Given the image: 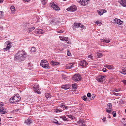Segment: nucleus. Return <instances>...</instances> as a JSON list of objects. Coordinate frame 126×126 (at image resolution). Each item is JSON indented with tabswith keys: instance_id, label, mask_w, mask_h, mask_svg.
<instances>
[{
	"instance_id": "f257e3e1",
	"label": "nucleus",
	"mask_w": 126,
	"mask_h": 126,
	"mask_svg": "<svg viewBox=\"0 0 126 126\" xmlns=\"http://www.w3.org/2000/svg\"><path fill=\"white\" fill-rule=\"evenodd\" d=\"M27 56V54L25 51L22 50H19L14 56V59L18 61H21L25 59Z\"/></svg>"
},
{
	"instance_id": "f03ea898",
	"label": "nucleus",
	"mask_w": 126,
	"mask_h": 126,
	"mask_svg": "<svg viewBox=\"0 0 126 126\" xmlns=\"http://www.w3.org/2000/svg\"><path fill=\"white\" fill-rule=\"evenodd\" d=\"M21 98L18 94H15L14 96L10 98V101L14 103L16 102H18L21 100Z\"/></svg>"
},
{
	"instance_id": "7ed1b4c3",
	"label": "nucleus",
	"mask_w": 126,
	"mask_h": 126,
	"mask_svg": "<svg viewBox=\"0 0 126 126\" xmlns=\"http://www.w3.org/2000/svg\"><path fill=\"white\" fill-rule=\"evenodd\" d=\"M40 65L44 68L49 69L50 68L47 61L45 60H42Z\"/></svg>"
},
{
	"instance_id": "20e7f679",
	"label": "nucleus",
	"mask_w": 126,
	"mask_h": 126,
	"mask_svg": "<svg viewBox=\"0 0 126 126\" xmlns=\"http://www.w3.org/2000/svg\"><path fill=\"white\" fill-rule=\"evenodd\" d=\"M7 112V110L5 108L2 102H0V113L5 114Z\"/></svg>"
},
{
	"instance_id": "39448f33",
	"label": "nucleus",
	"mask_w": 126,
	"mask_h": 126,
	"mask_svg": "<svg viewBox=\"0 0 126 126\" xmlns=\"http://www.w3.org/2000/svg\"><path fill=\"white\" fill-rule=\"evenodd\" d=\"M81 77L79 74H75L73 77V78L75 81H79L81 79Z\"/></svg>"
},
{
	"instance_id": "423d86ee",
	"label": "nucleus",
	"mask_w": 126,
	"mask_h": 126,
	"mask_svg": "<svg viewBox=\"0 0 126 126\" xmlns=\"http://www.w3.org/2000/svg\"><path fill=\"white\" fill-rule=\"evenodd\" d=\"M106 76H102L101 75L97 77L96 78V79L98 81L100 82H101L103 81V79L106 78Z\"/></svg>"
},
{
	"instance_id": "0eeeda50",
	"label": "nucleus",
	"mask_w": 126,
	"mask_h": 126,
	"mask_svg": "<svg viewBox=\"0 0 126 126\" xmlns=\"http://www.w3.org/2000/svg\"><path fill=\"white\" fill-rule=\"evenodd\" d=\"M5 45L6 46V47L3 48L4 50H6L7 51L9 50L11 47V43L9 42L8 41H7L5 42Z\"/></svg>"
},
{
	"instance_id": "6e6552de",
	"label": "nucleus",
	"mask_w": 126,
	"mask_h": 126,
	"mask_svg": "<svg viewBox=\"0 0 126 126\" xmlns=\"http://www.w3.org/2000/svg\"><path fill=\"white\" fill-rule=\"evenodd\" d=\"M74 26L76 28H78L79 27L82 28L83 29H85V28L83 25L82 24L80 23H75L74 24Z\"/></svg>"
},
{
	"instance_id": "1a4fd4ad",
	"label": "nucleus",
	"mask_w": 126,
	"mask_h": 126,
	"mask_svg": "<svg viewBox=\"0 0 126 126\" xmlns=\"http://www.w3.org/2000/svg\"><path fill=\"white\" fill-rule=\"evenodd\" d=\"M33 87L34 89V91L35 93L36 92L38 94H41V92L40 91V88L38 85H35Z\"/></svg>"
},
{
	"instance_id": "9d476101",
	"label": "nucleus",
	"mask_w": 126,
	"mask_h": 126,
	"mask_svg": "<svg viewBox=\"0 0 126 126\" xmlns=\"http://www.w3.org/2000/svg\"><path fill=\"white\" fill-rule=\"evenodd\" d=\"M88 64V63L86 62L85 60L81 61L79 63V64L83 68L85 67Z\"/></svg>"
},
{
	"instance_id": "9b49d317",
	"label": "nucleus",
	"mask_w": 126,
	"mask_h": 126,
	"mask_svg": "<svg viewBox=\"0 0 126 126\" xmlns=\"http://www.w3.org/2000/svg\"><path fill=\"white\" fill-rule=\"evenodd\" d=\"M50 6L53 9L57 10H60V8L57 5H56L53 3H52L50 4Z\"/></svg>"
},
{
	"instance_id": "f8f14e48",
	"label": "nucleus",
	"mask_w": 126,
	"mask_h": 126,
	"mask_svg": "<svg viewBox=\"0 0 126 126\" xmlns=\"http://www.w3.org/2000/svg\"><path fill=\"white\" fill-rule=\"evenodd\" d=\"M77 9V7L75 5H73L68 8L67 10L68 11H70L71 12H74L76 11Z\"/></svg>"
},
{
	"instance_id": "ddd939ff",
	"label": "nucleus",
	"mask_w": 126,
	"mask_h": 126,
	"mask_svg": "<svg viewBox=\"0 0 126 126\" xmlns=\"http://www.w3.org/2000/svg\"><path fill=\"white\" fill-rule=\"evenodd\" d=\"M79 2L81 5L85 6L88 4V2L87 0H78Z\"/></svg>"
},
{
	"instance_id": "4468645a",
	"label": "nucleus",
	"mask_w": 126,
	"mask_h": 126,
	"mask_svg": "<svg viewBox=\"0 0 126 126\" xmlns=\"http://www.w3.org/2000/svg\"><path fill=\"white\" fill-rule=\"evenodd\" d=\"M118 2L122 6L126 7V0H119Z\"/></svg>"
},
{
	"instance_id": "2eb2a0df",
	"label": "nucleus",
	"mask_w": 126,
	"mask_h": 126,
	"mask_svg": "<svg viewBox=\"0 0 126 126\" xmlns=\"http://www.w3.org/2000/svg\"><path fill=\"white\" fill-rule=\"evenodd\" d=\"M110 39L109 38H104L103 39H101V41L102 42L105 43H107L110 41Z\"/></svg>"
},
{
	"instance_id": "dca6fc26",
	"label": "nucleus",
	"mask_w": 126,
	"mask_h": 126,
	"mask_svg": "<svg viewBox=\"0 0 126 126\" xmlns=\"http://www.w3.org/2000/svg\"><path fill=\"white\" fill-rule=\"evenodd\" d=\"M74 64H75V63H69L67 65H66L65 67L66 69H70L71 68L73 67L74 66Z\"/></svg>"
},
{
	"instance_id": "f3484780",
	"label": "nucleus",
	"mask_w": 126,
	"mask_h": 126,
	"mask_svg": "<svg viewBox=\"0 0 126 126\" xmlns=\"http://www.w3.org/2000/svg\"><path fill=\"white\" fill-rule=\"evenodd\" d=\"M50 63L53 66H56L60 64V63L59 62H55L53 61H51Z\"/></svg>"
},
{
	"instance_id": "a211bd4d",
	"label": "nucleus",
	"mask_w": 126,
	"mask_h": 126,
	"mask_svg": "<svg viewBox=\"0 0 126 126\" xmlns=\"http://www.w3.org/2000/svg\"><path fill=\"white\" fill-rule=\"evenodd\" d=\"M32 121L31 119L28 118L27 120H25V123L27 125H29L31 123Z\"/></svg>"
},
{
	"instance_id": "6ab92c4d",
	"label": "nucleus",
	"mask_w": 126,
	"mask_h": 126,
	"mask_svg": "<svg viewBox=\"0 0 126 126\" xmlns=\"http://www.w3.org/2000/svg\"><path fill=\"white\" fill-rule=\"evenodd\" d=\"M120 72L121 73L125 75L126 74V69L124 67H123L122 69L120 70Z\"/></svg>"
},
{
	"instance_id": "aec40b11",
	"label": "nucleus",
	"mask_w": 126,
	"mask_h": 126,
	"mask_svg": "<svg viewBox=\"0 0 126 126\" xmlns=\"http://www.w3.org/2000/svg\"><path fill=\"white\" fill-rule=\"evenodd\" d=\"M59 38L61 40L65 41H68V37H66L63 36H61L59 37Z\"/></svg>"
},
{
	"instance_id": "412c9836",
	"label": "nucleus",
	"mask_w": 126,
	"mask_h": 126,
	"mask_svg": "<svg viewBox=\"0 0 126 126\" xmlns=\"http://www.w3.org/2000/svg\"><path fill=\"white\" fill-rule=\"evenodd\" d=\"M60 118L61 119H62L63 121H69L68 119L66 118L65 115H64L60 116Z\"/></svg>"
},
{
	"instance_id": "4be33fe9",
	"label": "nucleus",
	"mask_w": 126,
	"mask_h": 126,
	"mask_svg": "<svg viewBox=\"0 0 126 126\" xmlns=\"http://www.w3.org/2000/svg\"><path fill=\"white\" fill-rule=\"evenodd\" d=\"M68 107L67 106H65L64 103H63L60 104V107L64 109H67Z\"/></svg>"
},
{
	"instance_id": "5701e85b",
	"label": "nucleus",
	"mask_w": 126,
	"mask_h": 126,
	"mask_svg": "<svg viewBox=\"0 0 126 126\" xmlns=\"http://www.w3.org/2000/svg\"><path fill=\"white\" fill-rule=\"evenodd\" d=\"M104 11L103 9L99 10L97 11L98 14L100 15H101L104 13Z\"/></svg>"
},
{
	"instance_id": "b1692460",
	"label": "nucleus",
	"mask_w": 126,
	"mask_h": 126,
	"mask_svg": "<svg viewBox=\"0 0 126 126\" xmlns=\"http://www.w3.org/2000/svg\"><path fill=\"white\" fill-rule=\"evenodd\" d=\"M112 105L111 103H109L107 105V108L109 110L112 109Z\"/></svg>"
},
{
	"instance_id": "393cba45",
	"label": "nucleus",
	"mask_w": 126,
	"mask_h": 126,
	"mask_svg": "<svg viewBox=\"0 0 126 126\" xmlns=\"http://www.w3.org/2000/svg\"><path fill=\"white\" fill-rule=\"evenodd\" d=\"M106 67L109 69H113L114 68L113 66L111 65H107Z\"/></svg>"
},
{
	"instance_id": "a878e982",
	"label": "nucleus",
	"mask_w": 126,
	"mask_h": 126,
	"mask_svg": "<svg viewBox=\"0 0 126 126\" xmlns=\"http://www.w3.org/2000/svg\"><path fill=\"white\" fill-rule=\"evenodd\" d=\"M10 9L11 11V12L14 13L15 11V8L13 6H11L10 7Z\"/></svg>"
},
{
	"instance_id": "bb28decb",
	"label": "nucleus",
	"mask_w": 126,
	"mask_h": 126,
	"mask_svg": "<svg viewBox=\"0 0 126 126\" xmlns=\"http://www.w3.org/2000/svg\"><path fill=\"white\" fill-rule=\"evenodd\" d=\"M66 115L70 118H71L72 119H75V117L71 115H68V114H66Z\"/></svg>"
},
{
	"instance_id": "cd10ccee",
	"label": "nucleus",
	"mask_w": 126,
	"mask_h": 126,
	"mask_svg": "<svg viewBox=\"0 0 126 126\" xmlns=\"http://www.w3.org/2000/svg\"><path fill=\"white\" fill-rule=\"evenodd\" d=\"M62 88L64 89H67L69 88V86H68L66 85H63Z\"/></svg>"
},
{
	"instance_id": "c85d7f7f",
	"label": "nucleus",
	"mask_w": 126,
	"mask_h": 126,
	"mask_svg": "<svg viewBox=\"0 0 126 126\" xmlns=\"http://www.w3.org/2000/svg\"><path fill=\"white\" fill-rule=\"evenodd\" d=\"M35 29V28L34 27H31V28H29L28 29V30L29 32H31Z\"/></svg>"
},
{
	"instance_id": "c756f323",
	"label": "nucleus",
	"mask_w": 126,
	"mask_h": 126,
	"mask_svg": "<svg viewBox=\"0 0 126 126\" xmlns=\"http://www.w3.org/2000/svg\"><path fill=\"white\" fill-rule=\"evenodd\" d=\"M97 56L98 58H100L102 56V54L101 53H97Z\"/></svg>"
},
{
	"instance_id": "7c9ffc66",
	"label": "nucleus",
	"mask_w": 126,
	"mask_h": 126,
	"mask_svg": "<svg viewBox=\"0 0 126 126\" xmlns=\"http://www.w3.org/2000/svg\"><path fill=\"white\" fill-rule=\"evenodd\" d=\"M112 110V109L109 110L108 109V108L106 109V111L109 113H110L111 112V111Z\"/></svg>"
},
{
	"instance_id": "2f4dec72",
	"label": "nucleus",
	"mask_w": 126,
	"mask_h": 126,
	"mask_svg": "<svg viewBox=\"0 0 126 126\" xmlns=\"http://www.w3.org/2000/svg\"><path fill=\"white\" fill-rule=\"evenodd\" d=\"M72 87L74 89H77V84H72Z\"/></svg>"
},
{
	"instance_id": "473e14b6",
	"label": "nucleus",
	"mask_w": 126,
	"mask_h": 126,
	"mask_svg": "<svg viewBox=\"0 0 126 126\" xmlns=\"http://www.w3.org/2000/svg\"><path fill=\"white\" fill-rule=\"evenodd\" d=\"M82 98L85 101H86L87 100V98L86 96H83L82 97Z\"/></svg>"
},
{
	"instance_id": "72a5a7b5",
	"label": "nucleus",
	"mask_w": 126,
	"mask_h": 126,
	"mask_svg": "<svg viewBox=\"0 0 126 126\" xmlns=\"http://www.w3.org/2000/svg\"><path fill=\"white\" fill-rule=\"evenodd\" d=\"M36 50V49L35 47H32L31 48V51L32 52H34Z\"/></svg>"
},
{
	"instance_id": "f704fd0d",
	"label": "nucleus",
	"mask_w": 126,
	"mask_h": 126,
	"mask_svg": "<svg viewBox=\"0 0 126 126\" xmlns=\"http://www.w3.org/2000/svg\"><path fill=\"white\" fill-rule=\"evenodd\" d=\"M120 20V19H118L117 18H115V19H114V22L115 23H117V22H118Z\"/></svg>"
},
{
	"instance_id": "c9c22d12",
	"label": "nucleus",
	"mask_w": 126,
	"mask_h": 126,
	"mask_svg": "<svg viewBox=\"0 0 126 126\" xmlns=\"http://www.w3.org/2000/svg\"><path fill=\"white\" fill-rule=\"evenodd\" d=\"M55 111L56 112H62V110L58 109H56L55 110Z\"/></svg>"
},
{
	"instance_id": "e433bc0d",
	"label": "nucleus",
	"mask_w": 126,
	"mask_h": 126,
	"mask_svg": "<svg viewBox=\"0 0 126 126\" xmlns=\"http://www.w3.org/2000/svg\"><path fill=\"white\" fill-rule=\"evenodd\" d=\"M78 123H81V124H83L84 123V121L82 120H80L79 121L77 122Z\"/></svg>"
},
{
	"instance_id": "4c0bfd02",
	"label": "nucleus",
	"mask_w": 126,
	"mask_h": 126,
	"mask_svg": "<svg viewBox=\"0 0 126 126\" xmlns=\"http://www.w3.org/2000/svg\"><path fill=\"white\" fill-rule=\"evenodd\" d=\"M95 23H96L98 25H99V26H100L101 25V24H102V23L100 22H99V21H96Z\"/></svg>"
},
{
	"instance_id": "58836bf2",
	"label": "nucleus",
	"mask_w": 126,
	"mask_h": 126,
	"mask_svg": "<svg viewBox=\"0 0 126 126\" xmlns=\"http://www.w3.org/2000/svg\"><path fill=\"white\" fill-rule=\"evenodd\" d=\"M123 23V22L121 21L120 20H119L117 22V24L120 25H122V24Z\"/></svg>"
},
{
	"instance_id": "ea45409f",
	"label": "nucleus",
	"mask_w": 126,
	"mask_h": 126,
	"mask_svg": "<svg viewBox=\"0 0 126 126\" xmlns=\"http://www.w3.org/2000/svg\"><path fill=\"white\" fill-rule=\"evenodd\" d=\"M50 96V95L49 93H47L46 95V97L47 98H48Z\"/></svg>"
},
{
	"instance_id": "a19ab883",
	"label": "nucleus",
	"mask_w": 126,
	"mask_h": 126,
	"mask_svg": "<svg viewBox=\"0 0 126 126\" xmlns=\"http://www.w3.org/2000/svg\"><path fill=\"white\" fill-rule=\"evenodd\" d=\"M113 116L114 117H115L116 116V113L115 111H113L112 113Z\"/></svg>"
},
{
	"instance_id": "79ce46f5",
	"label": "nucleus",
	"mask_w": 126,
	"mask_h": 126,
	"mask_svg": "<svg viewBox=\"0 0 126 126\" xmlns=\"http://www.w3.org/2000/svg\"><path fill=\"white\" fill-rule=\"evenodd\" d=\"M43 4H45L46 2V0H41Z\"/></svg>"
},
{
	"instance_id": "37998d69",
	"label": "nucleus",
	"mask_w": 126,
	"mask_h": 126,
	"mask_svg": "<svg viewBox=\"0 0 126 126\" xmlns=\"http://www.w3.org/2000/svg\"><path fill=\"white\" fill-rule=\"evenodd\" d=\"M67 55L68 56H70L71 55V53L68 51H67Z\"/></svg>"
},
{
	"instance_id": "c03bdc74",
	"label": "nucleus",
	"mask_w": 126,
	"mask_h": 126,
	"mask_svg": "<svg viewBox=\"0 0 126 126\" xmlns=\"http://www.w3.org/2000/svg\"><path fill=\"white\" fill-rule=\"evenodd\" d=\"M87 96L88 97H91V94L90 93H88L87 94Z\"/></svg>"
},
{
	"instance_id": "a18cd8bd",
	"label": "nucleus",
	"mask_w": 126,
	"mask_h": 126,
	"mask_svg": "<svg viewBox=\"0 0 126 126\" xmlns=\"http://www.w3.org/2000/svg\"><path fill=\"white\" fill-rule=\"evenodd\" d=\"M114 91L115 92H118L119 91H120V90L119 89H114Z\"/></svg>"
},
{
	"instance_id": "49530a36",
	"label": "nucleus",
	"mask_w": 126,
	"mask_h": 126,
	"mask_svg": "<svg viewBox=\"0 0 126 126\" xmlns=\"http://www.w3.org/2000/svg\"><path fill=\"white\" fill-rule=\"evenodd\" d=\"M3 13L2 11H0V16H2Z\"/></svg>"
},
{
	"instance_id": "de8ad7c7",
	"label": "nucleus",
	"mask_w": 126,
	"mask_h": 126,
	"mask_svg": "<svg viewBox=\"0 0 126 126\" xmlns=\"http://www.w3.org/2000/svg\"><path fill=\"white\" fill-rule=\"evenodd\" d=\"M113 94L114 95L116 96L118 95L119 94V93H116L115 92L113 93Z\"/></svg>"
},
{
	"instance_id": "09e8293b",
	"label": "nucleus",
	"mask_w": 126,
	"mask_h": 126,
	"mask_svg": "<svg viewBox=\"0 0 126 126\" xmlns=\"http://www.w3.org/2000/svg\"><path fill=\"white\" fill-rule=\"evenodd\" d=\"M88 57L91 59L92 60V56L90 55H88Z\"/></svg>"
},
{
	"instance_id": "8fccbe9b",
	"label": "nucleus",
	"mask_w": 126,
	"mask_h": 126,
	"mask_svg": "<svg viewBox=\"0 0 126 126\" xmlns=\"http://www.w3.org/2000/svg\"><path fill=\"white\" fill-rule=\"evenodd\" d=\"M122 82H123L124 84L125 85H126V80H123L122 81Z\"/></svg>"
},
{
	"instance_id": "3c124183",
	"label": "nucleus",
	"mask_w": 126,
	"mask_h": 126,
	"mask_svg": "<svg viewBox=\"0 0 126 126\" xmlns=\"http://www.w3.org/2000/svg\"><path fill=\"white\" fill-rule=\"evenodd\" d=\"M102 120L103 121L105 122L106 121V118L105 117H104L103 118Z\"/></svg>"
},
{
	"instance_id": "603ef678",
	"label": "nucleus",
	"mask_w": 126,
	"mask_h": 126,
	"mask_svg": "<svg viewBox=\"0 0 126 126\" xmlns=\"http://www.w3.org/2000/svg\"><path fill=\"white\" fill-rule=\"evenodd\" d=\"M19 110V109H18L14 110L13 112H18V111Z\"/></svg>"
},
{
	"instance_id": "864d4df0",
	"label": "nucleus",
	"mask_w": 126,
	"mask_h": 126,
	"mask_svg": "<svg viewBox=\"0 0 126 126\" xmlns=\"http://www.w3.org/2000/svg\"><path fill=\"white\" fill-rule=\"evenodd\" d=\"M106 69L105 68H103V71L104 72H105L106 71Z\"/></svg>"
},
{
	"instance_id": "5fc2aeb1",
	"label": "nucleus",
	"mask_w": 126,
	"mask_h": 126,
	"mask_svg": "<svg viewBox=\"0 0 126 126\" xmlns=\"http://www.w3.org/2000/svg\"><path fill=\"white\" fill-rule=\"evenodd\" d=\"M62 77L64 79H65L66 77H65V76L63 75H62Z\"/></svg>"
},
{
	"instance_id": "6e6d98bb",
	"label": "nucleus",
	"mask_w": 126,
	"mask_h": 126,
	"mask_svg": "<svg viewBox=\"0 0 126 126\" xmlns=\"http://www.w3.org/2000/svg\"><path fill=\"white\" fill-rule=\"evenodd\" d=\"M95 97V95H92V98L93 99Z\"/></svg>"
},
{
	"instance_id": "4d7b16f0",
	"label": "nucleus",
	"mask_w": 126,
	"mask_h": 126,
	"mask_svg": "<svg viewBox=\"0 0 126 126\" xmlns=\"http://www.w3.org/2000/svg\"><path fill=\"white\" fill-rule=\"evenodd\" d=\"M37 32V33L39 34L43 33V32Z\"/></svg>"
},
{
	"instance_id": "13d9d810",
	"label": "nucleus",
	"mask_w": 126,
	"mask_h": 126,
	"mask_svg": "<svg viewBox=\"0 0 126 126\" xmlns=\"http://www.w3.org/2000/svg\"><path fill=\"white\" fill-rule=\"evenodd\" d=\"M103 11H104V13H106L107 11L105 9H103Z\"/></svg>"
},
{
	"instance_id": "bf43d9fd",
	"label": "nucleus",
	"mask_w": 126,
	"mask_h": 126,
	"mask_svg": "<svg viewBox=\"0 0 126 126\" xmlns=\"http://www.w3.org/2000/svg\"><path fill=\"white\" fill-rule=\"evenodd\" d=\"M3 0H0V3H2L3 1Z\"/></svg>"
},
{
	"instance_id": "052dcab7",
	"label": "nucleus",
	"mask_w": 126,
	"mask_h": 126,
	"mask_svg": "<svg viewBox=\"0 0 126 126\" xmlns=\"http://www.w3.org/2000/svg\"><path fill=\"white\" fill-rule=\"evenodd\" d=\"M25 2H28L30 1V0H23Z\"/></svg>"
},
{
	"instance_id": "680f3d73",
	"label": "nucleus",
	"mask_w": 126,
	"mask_h": 126,
	"mask_svg": "<svg viewBox=\"0 0 126 126\" xmlns=\"http://www.w3.org/2000/svg\"><path fill=\"white\" fill-rule=\"evenodd\" d=\"M82 124V126H85L86 125L85 124Z\"/></svg>"
},
{
	"instance_id": "e2e57ef3",
	"label": "nucleus",
	"mask_w": 126,
	"mask_h": 126,
	"mask_svg": "<svg viewBox=\"0 0 126 126\" xmlns=\"http://www.w3.org/2000/svg\"><path fill=\"white\" fill-rule=\"evenodd\" d=\"M58 123V121H57L55 122V123H56V124H57Z\"/></svg>"
},
{
	"instance_id": "0e129e2a",
	"label": "nucleus",
	"mask_w": 126,
	"mask_h": 126,
	"mask_svg": "<svg viewBox=\"0 0 126 126\" xmlns=\"http://www.w3.org/2000/svg\"><path fill=\"white\" fill-rule=\"evenodd\" d=\"M90 100H93V99L92 98H90Z\"/></svg>"
},
{
	"instance_id": "69168bd1",
	"label": "nucleus",
	"mask_w": 126,
	"mask_h": 126,
	"mask_svg": "<svg viewBox=\"0 0 126 126\" xmlns=\"http://www.w3.org/2000/svg\"><path fill=\"white\" fill-rule=\"evenodd\" d=\"M58 32H63V31H62L60 30V31H58Z\"/></svg>"
},
{
	"instance_id": "338daca9",
	"label": "nucleus",
	"mask_w": 126,
	"mask_h": 126,
	"mask_svg": "<svg viewBox=\"0 0 126 126\" xmlns=\"http://www.w3.org/2000/svg\"><path fill=\"white\" fill-rule=\"evenodd\" d=\"M125 112H126V109H125Z\"/></svg>"
},
{
	"instance_id": "774afa93",
	"label": "nucleus",
	"mask_w": 126,
	"mask_h": 126,
	"mask_svg": "<svg viewBox=\"0 0 126 126\" xmlns=\"http://www.w3.org/2000/svg\"><path fill=\"white\" fill-rule=\"evenodd\" d=\"M0 28L1 29H2V28L1 27H0Z\"/></svg>"
}]
</instances>
